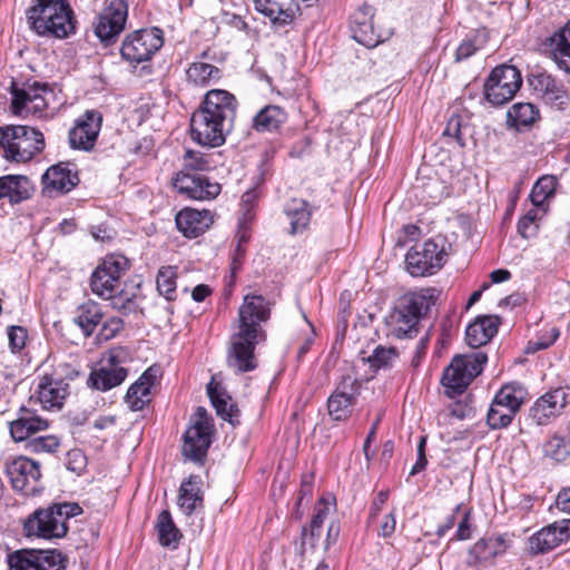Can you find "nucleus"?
Listing matches in <instances>:
<instances>
[{
  "mask_svg": "<svg viewBox=\"0 0 570 570\" xmlns=\"http://www.w3.org/2000/svg\"><path fill=\"white\" fill-rule=\"evenodd\" d=\"M462 504H456V507L453 509V512L445 519L444 523L439 525L436 529V535L443 537L445 533L453 528L455 522V514L461 510Z\"/></svg>",
  "mask_w": 570,
  "mask_h": 570,
  "instance_id": "obj_62",
  "label": "nucleus"
},
{
  "mask_svg": "<svg viewBox=\"0 0 570 570\" xmlns=\"http://www.w3.org/2000/svg\"><path fill=\"white\" fill-rule=\"evenodd\" d=\"M313 493V476L303 475L299 489L298 504L305 499L311 498Z\"/></svg>",
  "mask_w": 570,
  "mask_h": 570,
  "instance_id": "obj_63",
  "label": "nucleus"
},
{
  "mask_svg": "<svg viewBox=\"0 0 570 570\" xmlns=\"http://www.w3.org/2000/svg\"><path fill=\"white\" fill-rule=\"evenodd\" d=\"M425 438H421L417 444V460L411 469V475H415L416 473L421 472L428 464V459L425 456Z\"/></svg>",
  "mask_w": 570,
  "mask_h": 570,
  "instance_id": "obj_58",
  "label": "nucleus"
},
{
  "mask_svg": "<svg viewBox=\"0 0 570 570\" xmlns=\"http://www.w3.org/2000/svg\"><path fill=\"white\" fill-rule=\"evenodd\" d=\"M502 543L499 538L480 539L469 550L468 564L475 567L497 557L502 551Z\"/></svg>",
  "mask_w": 570,
  "mask_h": 570,
  "instance_id": "obj_34",
  "label": "nucleus"
},
{
  "mask_svg": "<svg viewBox=\"0 0 570 570\" xmlns=\"http://www.w3.org/2000/svg\"><path fill=\"white\" fill-rule=\"evenodd\" d=\"M527 394V390L521 384L510 383L502 386L493 400L517 413L524 402Z\"/></svg>",
  "mask_w": 570,
  "mask_h": 570,
  "instance_id": "obj_38",
  "label": "nucleus"
},
{
  "mask_svg": "<svg viewBox=\"0 0 570 570\" xmlns=\"http://www.w3.org/2000/svg\"><path fill=\"white\" fill-rule=\"evenodd\" d=\"M210 433L207 411L199 406L194 414L193 424L184 434L183 454L191 461H202L212 443Z\"/></svg>",
  "mask_w": 570,
  "mask_h": 570,
  "instance_id": "obj_15",
  "label": "nucleus"
},
{
  "mask_svg": "<svg viewBox=\"0 0 570 570\" xmlns=\"http://www.w3.org/2000/svg\"><path fill=\"white\" fill-rule=\"evenodd\" d=\"M9 347L16 353L22 350L27 341V330L22 326L11 325L7 330Z\"/></svg>",
  "mask_w": 570,
  "mask_h": 570,
  "instance_id": "obj_52",
  "label": "nucleus"
},
{
  "mask_svg": "<svg viewBox=\"0 0 570 570\" xmlns=\"http://www.w3.org/2000/svg\"><path fill=\"white\" fill-rule=\"evenodd\" d=\"M538 210L532 208L523 215L518 222V233L523 238L532 237L537 234L538 230Z\"/></svg>",
  "mask_w": 570,
  "mask_h": 570,
  "instance_id": "obj_51",
  "label": "nucleus"
},
{
  "mask_svg": "<svg viewBox=\"0 0 570 570\" xmlns=\"http://www.w3.org/2000/svg\"><path fill=\"white\" fill-rule=\"evenodd\" d=\"M374 18V8L370 4H363L353 16L351 24H361L372 21Z\"/></svg>",
  "mask_w": 570,
  "mask_h": 570,
  "instance_id": "obj_57",
  "label": "nucleus"
},
{
  "mask_svg": "<svg viewBox=\"0 0 570 570\" xmlns=\"http://www.w3.org/2000/svg\"><path fill=\"white\" fill-rule=\"evenodd\" d=\"M102 318L104 312L101 306L94 301H87L78 306L73 322L81 328L83 335L88 337L95 332Z\"/></svg>",
  "mask_w": 570,
  "mask_h": 570,
  "instance_id": "obj_33",
  "label": "nucleus"
},
{
  "mask_svg": "<svg viewBox=\"0 0 570 570\" xmlns=\"http://www.w3.org/2000/svg\"><path fill=\"white\" fill-rule=\"evenodd\" d=\"M431 306L424 293H411L401 297L385 317L387 334L396 338H412L419 333V322Z\"/></svg>",
  "mask_w": 570,
  "mask_h": 570,
  "instance_id": "obj_5",
  "label": "nucleus"
},
{
  "mask_svg": "<svg viewBox=\"0 0 570 570\" xmlns=\"http://www.w3.org/2000/svg\"><path fill=\"white\" fill-rule=\"evenodd\" d=\"M128 269V259L124 256H109L91 275V291L105 299L114 297L118 291L120 277Z\"/></svg>",
  "mask_w": 570,
  "mask_h": 570,
  "instance_id": "obj_14",
  "label": "nucleus"
},
{
  "mask_svg": "<svg viewBox=\"0 0 570 570\" xmlns=\"http://www.w3.org/2000/svg\"><path fill=\"white\" fill-rule=\"evenodd\" d=\"M362 383L353 375H343L327 400L328 415L334 421H344L351 413L360 395Z\"/></svg>",
  "mask_w": 570,
  "mask_h": 570,
  "instance_id": "obj_18",
  "label": "nucleus"
},
{
  "mask_svg": "<svg viewBox=\"0 0 570 570\" xmlns=\"http://www.w3.org/2000/svg\"><path fill=\"white\" fill-rule=\"evenodd\" d=\"M57 379L45 376L38 386V400L45 409H60L69 394L68 383L63 382L61 374L56 370Z\"/></svg>",
  "mask_w": 570,
  "mask_h": 570,
  "instance_id": "obj_27",
  "label": "nucleus"
},
{
  "mask_svg": "<svg viewBox=\"0 0 570 570\" xmlns=\"http://www.w3.org/2000/svg\"><path fill=\"white\" fill-rule=\"evenodd\" d=\"M48 428L47 421L37 415L33 411L21 407L16 420L10 422V434L16 442H22L39 431Z\"/></svg>",
  "mask_w": 570,
  "mask_h": 570,
  "instance_id": "obj_28",
  "label": "nucleus"
},
{
  "mask_svg": "<svg viewBox=\"0 0 570 570\" xmlns=\"http://www.w3.org/2000/svg\"><path fill=\"white\" fill-rule=\"evenodd\" d=\"M351 31L353 38L367 48H374L384 41V36L375 29L373 20L366 23L351 24Z\"/></svg>",
  "mask_w": 570,
  "mask_h": 570,
  "instance_id": "obj_43",
  "label": "nucleus"
},
{
  "mask_svg": "<svg viewBox=\"0 0 570 570\" xmlns=\"http://www.w3.org/2000/svg\"><path fill=\"white\" fill-rule=\"evenodd\" d=\"M558 180L552 175L542 176L534 184L531 191V202L534 206H541L546 199L553 196Z\"/></svg>",
  "mask_w": 570,
  "mask_h": 570,
  "instance_id": "obj_45",
  "label": "nucleus"
},
{
  "mask_svg": "<svg viewBox=\"0 0 570 570\" xmlns=\"http://www.w3.org/2000/svg\"><path fill=\"white\" fill-rule=\"evenodd\" d=\"M535 91L550 101L563 102L564 91L557 80L548 73H539L530 80Z\"/></svg>",
  "mask_w": 570,
  "mask_h": 570,
  "instance_id": "obj_40",
  "label": "nucleus"
},
{
  "mask_svg": "<svg viewBox=\"0 0 570 570\" xmlns=\"http://www.w3.org/2000/svg\"><path fill=\"white\" fill-rule=\"evenodd\" d=\"M178 507L186 515H190L203 508L202 479L198 475H190L181 482Z\"/></svg>",
  "mask_w": 570,
  "mask_h": 570,
  "instance_id": "obj_31",
  "label": "nucleus"
},
{
  "mask_svg": "<svg viewBox=\"0 0 570 570\" xmlns=\"http://www.w3.org/2000/svg\"><path fill=\"white\" fill-rule=\"evenodd\" d=\"M102 125V115L98 110L85 111L69 131L71 148L89 151L94 148Z\"/></svg>",
  "mask_w": 570,
  "mask_h": 570,
  "instance_id": "obj_21",
  "label": "nucleus"
},
{
  "mask_svg": "<svg viewBox=\"0 0 570 570\" xmlns=\"http://www.w3.org/2000/svg\"><path fill=\"white\" fill-rule=\"evenodd\" d=\"M287 120L286 111L276 105L262 108L253 119V128L258 132L277 131Z\"/></svg>",
  "mask_w": 570,
  "mask_h": 570,
  "instance_id": "obj_32",
  "label": "nucleus"
},
{
  "mask_svg": "<svg viewBox=\"0 0 570 570\" xmlns=\"http://www.w3.org/2000/svg\"><path fill=\"white\" fill-rule=\"evenodd\" d=\"M164 45L163 31L158 28L139 29L128 33L120 53L130 65L149 61Z\"/></svg>",
  "mask_w": 570,
  "mask_h": 570,
  "instance_id": "obj_9",
  "label": "nucleus"
},
{
  "mask_svg": "<svg viewBox=\"0 0 570 570\" xmlns=\"http://www.w3.org/2000/svg\"><path fill=\"white\" fill-rule=\"evenodd\" d=\"M27 19L39 36L66 38L75 30L72 10L67 0H33Z\"/></svg>",
  "mask_w": 570,
  "mask_h": 570,
  "instance_id": "obj_3",
  "label": "nucleus"
},
{
  "mask_svg": "<svg viewBox=\"0 0 570 570\" xmlns=\"http://www.w3.org/2000/svg\"><path fill=\"white\" fill-rule=\"evenodd\" d=\"M330 512V508L326 504H323L322 502L318 503V505L315 508V514L313 515L311 520L312 528L315 529H322L323 523L325 519L327 518Z\"/></svg>",
  "mask_w": 570,
  "mask_h": 570,
  "instance_id": "obj_59",
  "label": "nucleus"
},
{
  "mask_svg": "<svg viewBox=\"0 0 570 570\" xmlns=\"http://www.w3.org/2000/svg\"><path fill=\"white\" fill-rule=\"evenodd\" d=\"M471 510H466L463 514L462 520L458 524L455 539L456 540H469L472 537V524H471Z\"/></svg>",
  "mask_w": 570,
  "mask_h": 570,
  "instance_id": "obj_56",
  "label": "nucleus"
},
{
  "mask_svg": "<svg viewBox=\"0 0 570 570\" xmlns=\"http://www.w3.org/2000/svg\"><path fill=\"white\" fill-rule=\"evenodd\" d=\"M121 351H110L100 362L98 368L92 370L88 377V385L98 391H109L120 385L128 375L124 366Z\"/></svg>",
  "mask_w": 570,
  "mask_h": 570,
  "instance_id": "obj_17",
  "label": "nucleus"
},
{
  "mask_svg": "<svg viewBox=\"0 0 570 570\" xmlns=\"http://www.w3.org/2000/svg\"><path fill=\"white\" fill-rule=\"evenodd\" d=\"M156 529L161 546L176 548L181 538L180 531L175 525L169 511L164 510L157 518Z\"/></svg>",
  "mask_w": 570,
  "mask_h": 570,
  "instance_id": "obj_39",
  "label": "nucleus"
},
{
  "mask_svg": "<svg viewBox=\"0 0 570 570\" xmlns=\"http://www.w3.org/2000/svg\"><path fill=\"white\" fill-rule=\"evenodd\" d=\"M157 375L158 370L149 367L129 386L125 402L131 411H140L150 402V389L155 384Z\"/></svg>",
  "mask_w": 570,
  "mask_h": 570,
  "instance_id": "obj_26",
  "label": "nucleus"
},
{
  "mask_svg": "<svg viewBox=\"0 0 570 570\" xmlns=\"http://www.w3.org/2000/svg\"><path fill=\"white\" fill-rule=\"evenodd\" d=\"M446 255L444 239H429L407 252L405 256L406 269L415 277L432 275L444 265Z\"/></svg>",
  "mask_w": 570,
  "mask_h": 570,
  "instance_id": "obj_10",
  "label": "nucleus"
},
{
  "mask_svg": "<svg viewBox=\"0 0 570 570\" xmlns=\"http://www.w3.org/2000/svg\"><path fill=\"white\" fill-rule=\"evenodd\" d=\"M35 188L31 180L23 175L0 177V199L9 198L11 204H19L32 196Z\"/></svg>",
  "mask_w": 570,
  "mask_h": 570,
  "instance_id": "obj_30",
  "label": "nucleus"
},
{
  "mask_svg": "<svg viewBox=\"0 0 570 570\" xmlns=\"http://www.w3.org/2000/svg\"><path fill=\"white\" fill-rule=\"evenodd\" d=\"M514 415L511 410L493 400L488 411L487 423L492 430L503 429L512 422Z\"/></svg>",
  "mask_w": 570,
  "mask_h": 570,
  "instance_id": "obj_46",
  "label": "nucleus"
},
{
  "mask_svg": "<svg viewBox=\"0 0 570 570\" xmlns=\"http://www.w3.org/2000/svg\"><path fill=\"white\" fill-rule=\"evenodd\" d=\"M79 184L75 165L59 163L46 170L42 176V191L48 197H56L69 193Z\"/></svg>",
  "mask_w": 570,
  "mask_h": 570,
  "instance_id": "obj_22",
  "label": "nucleus"
},
{
  "mask_svg": "<svg viewBox=\"0 0 570 570\" xmlns=\"http://www.w3.org/2000/svg\"><path fill=\"white\" fill-rule=\"evenodd\" d=\"M559 335L560 331L557 327H551L542 333L537 340L529 341L524 351L527 354H533L538 351L546 350L557 341Z\"/></svg>",
  "mask_w": 570,
  "mask_h": 570,
  "instance_id": "obj_50",
  "label": "nucleus"
},
{
  "mask_svg": "<svg viewBox=\"0 0 570 570\" xmlns=\"http://www.w3.org/2000/svg\"><path fill=\"white\" fill-rule=\"evenodd\" d=\"M256 11L269 19L276 27L294 21L302 6L311 7L316 0H253Z\"/></svg>",
  "mask_w": 570,
  "mask_h": 570,
  "instance_id": "obj_20",
  "label": "nucleus"
},
{
  "mask_svg": "<svg viewBox=\"0 0 570 570\" xmlns=\"http://www.w3.org/2000/svg\"><path fill=\"white\" fill-rule=\"evenodd\" d=\"M87 465V458L79 449H72L67 453L66 466L69 471L81 474Z\"/></svg>",
  "mask_w": 570,
  "mask_h": 570,
  "instance_id": "obj_53",
  "label": "nucleus"
},
{
  "mask_svg": "<svg viewBox=\"0 0 570 570\" xmlns=\"http://www.w3.org/2000/svg\"><path fill=\"white\" fill-rule=\"evenodd\" d=\"M543 452L546 456L551 458L556 461H563L568 458L570 451L564 439L560 436H552L543 445Z\"/></svg>",
  "mask_w": 570,
  "mask_h": 570,
  "instance_id": "obj_48",
  "label": "nucleus"
},
{
  "mask_svg": "<svg viewBox=\"0 0 570 570\" xmlns=\"http://www.w3.org/2000/svg\"><path fill=\"white\" fill-rule=\"evenodd\" d=\"M284 213L289 219L292 234L302 233L309 224L311 209L308 203L304 199H291L286 203Z\"/></svg>",
  "mask_w": 570,
  "mask_h": 570,
  "instance_id": "obj_35",
  "label": "nucleus"
},
{
  "mask_svg": "<svg viewBox=\"0 0 570 570\" xmlns=\"http://www.w3.org/2000/svg\"><path fill=\"white\" fill-rule=\"evenodd\" d=\"M187 78L196 86H209L220 78V70L210 63L194 62L187 69Z\"/></svg>",
  "mask_w": 570,
  "mask_h": 570,
  "instance_id": "obj_41",
  "label": "nucleus"
},
{
  "mask_svg": "<svg viewBox=\"0 0 570 570\" xmlns=\"http://www.w3.org/2000/svg\"><path fill=\"white\" fill-rule=\"evenodd\" d=\"M539 116V111L530 102H517L507 114V122L510 127L521 129L531 126Z\"/></svg>",
  "mask_w": 570,
  "mask_h": 570,
  "instance_id": "obj_37",
  "label": "nucleus"
},
{
  "mask_svg": "<svg viewBox=\"0 0 570 570\" xmlns=\"http://www.w3.org/2000/svg\"><path fill=\"white\" fill-rule=\"evenodd\" d=\"M3 137L4 158L9 161L27 163L46 147L43 134L29 126H6Z\"/></svg>",
  "mask_w": 570,
  "mask_h": 570,
  "instance_id": "obj_7",
  "label": "nucleus"
},
{
  "mask_svg": "<svg viewBox=\"0 0 570 570\" xmlns=\"http://www.w3.org/2000/svg\"><path fill=\"white\" fill-rule=\"evenodd\" d=\"M9 570H63L66 559L57 549H20L7 556Z\"/></svg>",
  "mask_w": 570,
  "mask_h": 570,
  "instance_id": "obj_12",
  "label": "nucleus"
},
{
  "mask_svg": "<svg viewBox=\"0 0 570 570\" xmlns=\"http://www.w3.org/2000/svg\"><path fill=\"white\" fill-rule=\"evenodd\" d=\"M395 524H396L395 514L393 512L386 514L384 517V520H383L381 527H380V535L383 538L391 537L395 531Z\"/></svg>",
  "mask_w": 570,
  "mask_h": 570,
  "instance_id": "obj_61",
  "label": "nucleus"
},
{
  "mask_svg": "<svg viewBox=\"0 0 570 570\" xmlns=\"http://www.w3.org/2000/svg\"><path fill=\"white\" fill-rule=\"evenodd\" d=\"M7 475L12 488L24 495H35L42 489L40 464L29 458L19 456L10 462Z\"/></svg>",
  "mask_w": 570,
  "mask_h": 570,
  "instance_id": "obj_16",
  "label": "nucleus"
},
{
  "mask_svg": "<svg viewBox=\"0 0 570 570\" xmlns=\"http://www.w3.org/2000/svg\"><path fill=\"white\" fill-rule=\"evenodd\" d=\"M569 535V525L554 522L531 535L529 540L530 550L533 553H544L567 541Z\"/></svg>",
  "mask_w": 570,
  "mask_h": 570,
  "instance_id": "obj_25",
  "label": "nucleus"
},
{
  "mask_svg": "<svg viewBox=\"0 0 570 570\" xmlns=\"http://www.w3.org/2000/svg\"><path fill=\"white\" fill-rule=\"evenodd\" d=\"M488 355L482 351L455 356L445 368L442 384L453 394H462L470 383L482 373Z\"/></svg>",
  "mask_w": 570,
  "mask_h": 570,
  "instance_id": "obj_8",
  "label": "nucleus"
},
{
  "mask_svg": "<svg viewBox=\"0 0 570 570\" xmlns=\"http://www.w3.org/2000/svg\"><path fill=\"white\" fill-rule=\"evenodd\" d=\"M522 85L519 69L511 65L495 67L484 83L485 99L493 106L511 100Z\"/></svg>",
  "mask_w": 570,
  "mask_h": 570,
  "instance_id": "obj_11",
  "label": "nucleus"
},
{
  "mask_svg": "<svg viewBox=\"0 0 570 570\" xmlns=\"http://www.w3.org/2000/svg\"><path fill=\"white\" fill-rule=\"evenodd\" d=\"M271 316V303L262 295L247 294L238 309L237 331L230 336L228 366L238 373L249 372L257 367L254 355L255 346L264 332L259 325Z\"/></svg>",
  "mask_w": 570,
  "mask_h": 570,
  "instance_id": "obj_1",
  "label": "nucleus"
},
{
  "mask_svg": "<svg viewBox=\"0 0 570 570\" xmlns=\"http://www.w3.org/2000/svg\"><path fill=\"white\" fill-rule=\"evenodd\" d=\"M236 99L226 90H209L190 118L191 139L204 147H219L233 128Z\"/></svg>",
  "mask_w": 570,
  "mask_h": 570,
  "instance_id": "obj_2",
  "label": "nucleus"
},
{
  "mask_svg": "<svg viewBox=\"0 0 570 570\" xmlns=\"http://www.w3.org/2000/svg\"><path fill=\"white\" fill-rule=\"evenodd\" d=\"M82 512L78 503L58 502L33 511L23 522L27 537L60 539L68 532L67 521Z\"/></svg>",
  "mask_w": 570,
  "mask_h": 570,
  "instance_id": "obj_4",
  "label": "nucleus"
},
{
  "mask_svg": "<svg viewBox=\"0 0 570 570\" xmlns=\"http://www.w3.org/2000/svg\"><path fill=\"white\" fill-rule=\"evenodd\" d=\"M500 320L494 315H484L475 318L465 331V340L469 346L478 348L489 343L498 332Z\"/></svg>",
  "mask_w": 570,
  "mask_h": 570,
  "instance_id": "obj_29",
  "label": "nucleus"
},
{
  "mask_svg": "<svg viewBox=\"0 0 570 570\" xmlns=\"http://www.w3.org/2000/svg\"><path fill=\"white\" fill-rule=\"evenodd\" d=\"M556 503L558 509L570 514V487L559 492Z\"/></svg>",
  "mask_w": 570,
  "mask_h": 570,
  "instance_id": "obj_64",
  "label": "nucleus"
},
{
  "mask_svg": "<svg viewBox=\"0 0 570 570\" xmlns=\"http://www.w3.org/2000/svg\"><path fill=\"white\" fill-rule=\"evenodd\" d=\"M569 393L563 387H557L539 397L529 410V417L537 425H546L560 414L568 404Z\"/></svg>",
  "mask_w": 570,
  "mask_h": 570,
  "instance_id": "obj_23",
  "label": "nucleus"
},
{
  "mask_svg": "<svg viewBox=\"0 0 570 570\" xmlns=\"http://www.w3.org/2000/svg\"><path fill=\"white\" fill-rule=\"evenodd\" d=\"M127 17V0H105V7L95 27L96 36L101 41H111L124 30Z\"/></svg>",
  "mask_w": 570,
  "mask_h": 570,
  "instance_id": "obj_19",
  "label": "nucleus"
},
{
  "mask_svg": "<svg viewBox=\"0 0 570 570\" xmlns=\"http://www.w3.org/2000/svg\"><path fill=\"white\" fill-rule=\"evenodd\" d=\"M478 50V47L471 41L465 40L463 41L456 49L455 60L462 61L468 58H470L472 55H474Z\"/></svg>",
  "mask_w": 570,
  "mask_h": 570,
  "instance_id": "obj_60",
  "label": "nucleus"
},
{
  "mask_svg": "<svg viewBox=\"0 0 570 570\" xmlns=\"http://www.w3.org/2000/svg\"><path fill=\"white\" fill-rule=\"evenodd\" d=\"M51 94L46 85L24 83L21 88L11 86V110L17 116L32 115L41 118L48 108L47 95Z\"/></svg>",
  "mask_w": 570,
  "mask_h": 570,
  "instance_id": "obj_13",
  "label": "nucleus"
},
{
  "mask_svg": "<svg viewBox=\"0 0 570 570\" xmlns=\"http://www.w3.org/2000/svg\"><path fill=\"white\" fill-rule=\"evenodd\" d=\"M207 393L218 416L232 424L236 423L238 410L234 404L229 403V396L218 386H214L213 382L207 385Z\"/></svg>",
  "mask_w": 570,
  "mask_h": 570,
  "instance_id": "obj_36",
  "label": "nucleus"
},
{
  "mask_svg": "<svg viewBox=\"0 0 570 570\" xmlns=\"http://www.w3.org/2000/svg\"><path fill=\"white\" fill-rule=\"evenodd\" d=\"M124 326V322L119 317H111L107 320L98 333V338L102 341H109L114 338Z\"/></svg>",
  "mask_w": 570,
  "mask_h": 570,
  "instance_id": "obj_54",
  "label": "nucleus"
},
{
  "mask_svg": "<svg viewBox=\"0 0 570 570\" xmlns=\"http://www.w3.org/2000/svg\"><path fill=\"white\" fill-rule=\"evenodd\" d=\"M399 356V352L395 347L390 346L385 347L383 345H377L371 355L367 357H363L364 362L370 364V367L374 371H379L381 368L391 367Z\"/></svg>",
  "mask_w": 570,
  "mask_h": 570,
  "instance_id": "obj_44",
  "label": "nucleus"
},
{
  "mask_svg": "<svg viewBox=\"0 0 570 570\" xmlns=\"http://www.w3.org/2000/svg\"><path fill=\"white\" fill-rule=\"evenodd\" d=\"M60 442L55 435H46L30 439L27 448L33 453H53L58 450Z\"/></svg>",
  "mask_w": 570,
  "mask_h": 570,
  "instance_id": "obj_49",
  "label": "nucleus"
},
{
  "mask_svg": "<svg viewBox=\"0 0 570 570\" xmlns=\"http://www.w3.org/2000/svg\"><path fill=\"white\" fill-rule=\"evenodd\" d=\"M559 66L570 72V21L552 38Z\"/></svg>",
  "mask_w": 570,
  "mask_h": 570,
  "instance_id": "obj_42",
  "label": "nucleus"
},
{
  "mask_svg": "<svg viewBox=\"0 0 570 570\" xmlns=\"http://www.w3.org/2000/svg\"><path fill=\"white\" fill-rule=\"evenodd\" d=\"M208 160L200 154L187 150L184 158V169L174 180L175 188L191 199L209 200L220 193V185L198 171L207 169Z\"/></svg>",
  "mask_w": 570,
  "mask_h": 570,
  "instance_id": "obj_6",
  "label": "nucleus"
},
{
  "mask_svg": "<svg viewBox=\"0 0 570 570\" xmlns=\"http://www.w3.org/2000/svg\"><path fill=\"white\" fill-rule=\"evenodd\" d=\"M176 267L163 266L157 274V289L168 301H173L176 293Z\"/></svg>",
  "mask_w": 570,
  "mask_h": 570,
  "instance_id": "obj_47",
  "label": "nucleus"
},
{
  "mask_svg": "<svg viewBox=\"0 0 570 570\" xmlns=\"http://www.w3.org/2000/svg\"><path fill=\"white\" fill-rule=\"evenodd\" d=\"M322 534V529H313L312 525L303 527L302 529V537H301V548L303 551L306 550V547H309L311 549H314L316 547V543L318 542Z\"/></svg>",
  "mask_w": 570,
  "mask_h": 570,
  "instance_id": "obj_55",
  "label": "nucleus"
},
{
  "mask_svg": "<svg viewBox=\"0 0 570 570\" xmlns=\"http://www.w3.org/2000/svg\"><path fill=\"white\" fill-rule=\"evenodd\" d=\"M178 230L188 238H196L204 234L214 223V216L209 210L184 208L176 215Z\"/></svg>",
  "mask_w": 570,
  "mask_h": 570,
  "instance_id": "obj_24",
  "label": "nucleus"
}]
</instances>
